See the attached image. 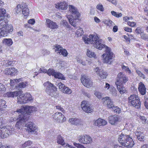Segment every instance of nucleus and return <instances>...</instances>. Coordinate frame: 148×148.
<instances>
[{
	"instance_id": "dca6fc26",
	"label": "nucleus",
	"mask_w": 148,
	"mask_h": 148,
	"mask_svg": "<svg viewBox=\"0 0 148 148\" xmlns=\"http://www.w3.org/2000/svg\"><path fill=\"white\" fill-rule=\"evenodd\" d=\"M46 25L47 27L51 29H57L58 26L57 23L49 18L46 19Z\"/></svg>"
},
{
	"instance_id": "603ef678",
	"label": "nucleus",
	"mask_w": 148,
	"mask_h": 148,
	"mask_svg": "<svg viewBox=\"0 0 148 148\" xmlns=\"http://www.w3.org/2000/svg\"><path fill=\"white\" fill-rule=\"evenodd\" d=\"M6 13V10L2 8H0V16H4Z\"/></svg>"
},
{
	"instance_id": "e2e57ef3",
	"label": "nucleus",
	"mask_w": 148,
	"mask_h": 148,
	"mask_svg": "<svg viewBox=\"0 0 148 148\" xmlns=\"http://www.w3.org/2000/svg\"><path fill=\"white\" fill-rule=\"evenodd\" d=\"M61 23L63 26H65L67 27H69V26L68 23L66 20H63L62 21Z\"/></svg>"
},
{
	"instance_id": "bb28decb",
	"label": "nucleus",
	"mask_w": 148,
	"mask_h": 148,
	"mask_svg": "<svg viewBox=\"0 0 148 148\" xmlns=\"http://www.w3.org/2000/svg\"><path fill=\"white\" fill-rule=\"evenodd\" d=\"M69 121L71 124L76 125H78L80 123L81 121L78 119L71 118L69 119Z\"/></svg>"
},
{
	"instance_id": "2f4dec72",
	"label": "nucleus",
	"mask_w": 148,
	"mask_h": 148,
	"mask_svg": "<svg viewBox=\"0 0 148 148\" xmlns=\"http://www.w3.org/2000/svg\"><path fill=\"white\" fill-rule=\"evenodd\" d=\"M6 102L4 100L0 99V110H3L6 108L7 106L6 105Z\"/></svg>"
},
{
	"instance_id": "e433bc0d",
	"label": "nucleus",
	"mask_w": 148,
	"mask_h": 148,
	"mask_svg": "<svg viewBox=\"0 0 148 148\" xmlns=\"http://www.w3.org/2000/svg\"><path fill=\"white\" fill-rule=\"evenodd\" d=\"M112 14L116 18H119L122 16V14L121 13L117 12L114 11H111Z\"/></svg>"
},
{
	"instance_id": "0eeeda50",
	"label": "nucleus",
	"mask_w": 148,
	"mask_h": 148,
	"mask_svg": "<svg viewBox=\"0 0 148 148\" xmlns=\"http://www.w3.org/2000/svg\"><path fill=\"white\" fill-rule=\"evenodd\" d=\"M23 92V91L21 90L19 91L8 92L5 94V96L8 97L14 98L18 96L17 103L20 104H24L25 103V102L24 101L25 100L24 98V95L22 94Z\"/></svg>"
},
{
	"instance_id": "b1692460",
	"label": "nucleus",
	"mask_w": 148,
	"mask_h": 148,
	"mask_svg": "<svg viewBox=\"0 0 148 148\" xmlns=\"http://www.w3.org/2000/svg\"><path fill=\"white\" fill-rule=\"evenodd\" d=\"M67 6L68 5L65 1L60 2L59 3H58V4L55 5V7L56 8L61 9V10H65L67 9L68 8Z\"/></svg>"
},
{
	"instance_id": "7c9ffc66",
	"label": "nucleus",
	"mask_w": 148,
	"mask_h": 148,
	"mask_svg": "<svg viewBox=\"0 0 148 148\" xmlns=\"http://www.w3.org/2000/svg\"><path fill=\"white\" fill-rule=\"evenodd\" d=\"M54 77L56 78L62 80H65L66 78L62 74L58 72H56L55 75H54Z\"/></svg>"
},
{
	"instance_id": "5701e85b",
	"label": "nucleus",
	"mask_w": 148,
	"mask_h": 148,
	"mask_svg": "<svg viewBox=\"0 0 148 148\" xmlns=\"http://www.w3.org/2000/svg\"><path fill=\"white\" fill-rule=\"evenodd\" d=\"M23 95L24 98L25 100L24 101L25 102V103L31 102L33 101V99L32 97L29 93L26 92Z\"/></svg>"
},
{
	"instance_id": "a211bd4d",
	"label": "nucleus",
	"mask_w": 148,
	"mask_h": 148,
	"mask_svg": "<svg viewBox=\"0 0 148 148\" xmlns=\"http://www.w3.org/2000/svg\"><path fill=\"white\" fill-rule=\"evenodd\" d=\"M81 80L82 84L86 87L89 88L92 85V83L89 78H86L82 76Z\"/></svg>"
},
{
	"instance_id": "338daca9",
	"label": "nucleus",
	"mask_w": 148,
	"mask_h": 148,
	"mask_svg": "<svg viewBox=\"0 0 148 148\" xmlns=\"http://www.w3.org/2000/svg\"><path fill=\"white\" fill-rule=\"evenodd\" d=\"M144 137L145 136L143 135V134L139 136V137H138L137 138L140 141H144Z\"/></svg>"
},
{
	"instance_id": "0e129e2a",
	"label": "nucleus",
	"mask_w": 148,
	"mask_h": 148,
	"mask_svg": "<svg viewBox=\"0 0 148 148\" xmlns=\"http://www.w3.org/2000/svg\"><path fill=\"white\" fill-rule=\"evenodd\" d=\"M6 32L5 31L4 32V31H2V30L0 29V37L1 36L4 37L7 36L8 34L6 33Z\"/></svg>"
},
{
	"instance_id": "39448f33",
	"label": "nucleus",
	"mask_w": 148,
	"mask_h": 148,
	"mask_svg": "<svg viewBox=\"0 0 148 148\" xmlns=\"http://www.w3.org/2000/svg\"><path fill=\"white\" fill-rule=\"evenodd\" d=\"M118 141L122 146L128 148L132 147L134 144L133 139L129 135H124L121 133L119 135Z\"/></svg>"
},
{
	"instance_id": "6e6552de",
	"label": "nucleus",
	"mask_w": 148,
	"mask_h": 148,
	"mask_svg": "<svg viewBox=\"0 0 148 148\" xmlns=\"http://www.w3.org/2000/svg\"><path fill=\"white\" fill-rule=\"evenodd\" d=\"M43 85L45 88V92L46 93L52 97L54 96L57 91V87L49 81L45 82Z\"/></svg>"
},
{
	"instance_id": "4c0bfd02",
	"label": "nucleus",
	"mask_w": 148,
	"mask_h": 148,
	"mask_svg": "<svg viewBox=\"0 0 148 148\" xmlns=\"http://www.w3.org/2000/svg\"><path fill=\"white\" fill-rule=\"evenodd\" d=\"M62 92L64 93L70 94L72 92L71 90L69 87H66L65 88L63 89Z\"/></svg>"
},
{
	"instance_id": "2eb2a0df",
	"label": "nucleus",
	"mask_w": 148,
	"mask_h": 148,
	"mask_svg": "<svg viewBox=\"0 0 148 148\" xmlns=\"http://www.w3.org/2000/svg\"><path fill=\"white\" fill-rule=\"evenodd\" d=\"M81 107L82 109L84 112L87 113H90L93 111V110L90 107L87 101H82L81 104Z\"/></svg>"
},
{
	"instance_id": "aec40b11",
	"label": "nucleus",
	"mask_w": 148,
	"mask_h": 148,
	"mask_svg": "<svg viewBox=\"0 0 148 148\" xmlns=\"http://www.w3.org/2000/svg\"><path fill=\"white\" fill-rule=\"evenodd\" d=\"M22 14L25 16H27L29 14V10L26 3L23 2L22 3Z\"/></svg>"
},
{
	"instance_id": "6e6d98bb",
	"label": "nucleus",
	"mask_w": 148,
	"mask_h": 148,
	"mask_svg": "<svg viewBox=\"0 0 148 148\" xmlns=\"http://www.w3.org/2000/svg\"><path fill=\"white\" fill-rule=\"evenodd\" d=\"M144 102L145 107L148 109V98L147 96H145Z\"/></svg>"
},
{
	"instance_id": "c03bdc74",
	"label": "nucleus",
	"mask_w": 148,
	"mask_h": 148,
	"mask_svg": "<svg viewBox=\"0 0 148 148\" xmlns=\"http://www.w3.org/2000/svg\"><path fill=\"white\" fill-rule=\"evenodd\" d=\"M15 61H9L7 60L5 62L6 63V65L8 66H12L14 64Z\"/></svg>"
},
{
	"instance_id": "49530a36",
	"label": "nucleus",
	"mask_w": 148,
	"mask_h": 148,
	"mask_svg": "<svg viewBox=\"0 0 148 148\" xmlns=\"http://www.w3.org/2000/svg\"><path fill=\"white\" fill-rule=\"evenodd\" d=\"M136 72L138 74V75L140 77L142 78L143 79L145 78V75L139 70H136Z\"/></svg>"
},
{
	"instance_id": "1a4fd4ad",
	"label": "nucleus",
	"mask_w": 148,
	"mask_h": 148,
	"mask_svg": "<svg viewBox=\"0 0 148 148\" xmlns=\"http://www.w3.org/2000/svg\"><path fill=\"white\" fill-rule=\"evenodd\" d=\"M128 103L132 106L135 108L139 109L140 107L141 102L138 95H132L128 98Z\"/></svg>"
},
{
	"instance_id": "ea45409f",
	"label": "nucleus",
	"mask_w": 148,
	"mask_h": 148,
	"mask_svg": "<svg viewBox=\"0 0 148 148\" xmlns=\"http://www.w3.org/2000/svg\"><path fill=\"white\" fill-rule=\"evenodd\" d=\"M5 86L1 83H0V93H3L5 91Z\"/></svg>"
},
{
	"instance_id": "69168bd1",
	"label": "nucleus",
	"mask_w": 148,
	"mask_h": 148,
	"mask_svg": "<svg viewBox=\"0 0 148 148\" xmlns=\"http://www.w3.org/2000/svg\"><path fill=\"white\" fill-rule=\"evenodd\" d=\"M125 31L127 32H132V29L131 28H129L128 27H125L124 28Z\"/></svg>"
},
{
	"instance_id": "f03ea898",
	"label": "nucleus",
	"mask_w": 148,
	"mask_h": 148,
	"mask_svg": "<svg viewBox=\"0 0 148 148\" xmlns=\"http://www.w3.org/2000/svg\"><path fill=\"white\" fill-rule=\"evenodd\" d=\"M36 111V108L34 106L28 105L21 106V108L17 109L16 111L20 114L17 118L18 121L15 125L16 127L20 129L23 123L29 119L31 114Z\"/></svg>"
},
{
	"instance_id": "72a5a7b5",
	"label": "nucleus",
	"mask_w": 148,
	"mask_h": 148,
	"mask_svg": "<svg viewBox=\"0 0 148 148\" xmlns=\"http://www.w3.org/2000/svg\"><path fill=\"white\" fill-rule=\"evenodd\" d=\"M32 143H33L32 141L30 140H28L26 141L23 144H22L21 147L23 148H25L27 147L31 146Z\"/></svg>"
},
{
	"instance_id": "4be33fe9",
	"label": "nucleus",
	"mask_w": 148,
	"mask_h": 148,
	"mask_svg": "<svg viewBox=\"0 0 148 148\" xmlns=\"http://www.w3.org/2000/svg\"><path fill=\"white\" fill-rule=\"evenodd\" d=\"M138 89L141 95H144L146 94V88L144 84L142 82H140L139 84Z\"/></svg>"
},
{
	"instance_id": "f257e3e1",
	"label": "nucleus",
	"mask_w": 148,
	"mask_h": 148,
	"mask_svg": "<svg viewBox=\"0 0 148 148\" xmlns=\"http://www.w3.org/2000/svg\"><path fill=\"white\" fill-rule=\"evenodd\" d=\"M84 40L85 43L92 44L95 47L99 50L105 47V53L102 55L103 58L105 62L111 64L115 56L111 52L110 47L102 44V40L100 39L98 36L90 35L89 36V38H85Z\"/></svg>"
},
{
	"instance_id": "ddd939ff",
	"label": "nucleus",
	"mask_w": 148,
	"mask_h": 148,
	"mask_svg": "<svg viewBox=\"0 0 148 148\" xmlns=\"http://www.w3.org/2000/svg\"><path fill=\"white\" fill-rule=\"evenodd\" d=\"M78 139L80 143L84 144L90 143L92 141V139L90 136L86 134L79 136H78Z\"/></svg>"
},
{
	"instance_id": "6ab92c4d",
	"label": "nucleus",
	"mask_w": 148,
	"mask_h": 148,
	"mask_svg": "<svg viewBox=\"0 0 148 148\" xmlns=\"http://www.w3.org/2000/svg\"><path fill=\"white\" fill-rule=\"evenodd\" d=\"M119 121V116L116 115H112L108 118L109 122L112 125L115 124Z\"/></svg>"
},
{
	"instance_id": "4468645a",
	"label": "nucleus",
	"mask_w": 148,
	"mask_h": 148,
	"mask_svg": "<svg viewBox=\"0 0 148 148\" xmlns=\"http://www.w3.org/2000/svg\"><path fill=\"white\" fill-rule=\"evenodd\" d=\"M4 73L7 75H10L11 76L17 75L18 71L14 67L8 68L5 69L3 71Z\"/></svg>"
},
{
	"instance_id": "58836bf2",
	"label": "nucleus",
	"mask_w": 148,
	"mask_h": 148,
	"mask_svg": "<svg viewBox=\"0 0 148 148\" xmlns=\"http://www.w3.org/2000/svg\"><path fill=\"white\" fill-rule=\"evenodd\" d=\"M54 47L53 48V49H54L56 52L60 51V50L62 48V47L60 45L57 44L55 45Z\"/></svg>"
},
{
	"instance_id": "f3484780",
	"label": "nucleus",
	"mask_w": 148,
	"mask_h": 148,
	"mask_svg": "<svg viewBox=\"0 0 148 148\" xmlns=\"http://www.w3.org/2000/svg\"><path fill=\"white\" fill-rule=\"evenodd\" d=\"M94 70L101 79L106 78L108 74L107 73L103 70L100 69L99 67H97L94 69Z\"/></svg>"
},
{
	"instance_id": "052dcab7",
	"label": "nucleus",
	"mask_w": 148,
	"mask_h": 148,
	"mask_svg": "<svg viewBox=\"0 0 148 148\" xmlns=\"http://www.w3.org/2000/svg\"><path fill=\"white\" fill-rule=\"evenodd\" d=\"M56 107L57 109L61 111L63 113H64L65 112V111L64 110V109L61 107L59 105L56 106Z\"/></svg>"
},
{
	"instance_id": "c85d7f7f",
	"label": "nucleus",
	"mask_w": 148,
	"mask_h": 148,
	"mask_svg": "<svg viewBox=\"0 0 148 148\" xmlns=\"http://www.w3.org/2000/svg\"><path fill=\"white\" fill-rule=\"evenodd\" d=\"M57 143L58 144L61 145L62 146L65 145V143L64 141L63 137L60 135L58 136L57 138Z\"/></svg>"
},
{
	"instance_id": "09e8293b",
	"label": "nucleus",
	"mask_w": 148,
	"mask_h": 148,
	"mask_svg": "<svg viewBox=\"0 0 148 148\" xmlns=\"http://www.w3.org/2000/svg\"><path fill=\"white\" fill-rule=\"evenodd\" d=\"M135 32L136 33L140 34V35L144 32L143 30L140 27H137L135 30Z\"/></svg>"
},
{
	"instance_id": "5fc2aeb1",
	"label": "nucleus",
	"mask_w": 148,
	"mask_h": 148,
	"mask_svg": "<svg viewBox=\"0 0 148 148\" xmlns=\"http://www.w3.org/2000/svg\"><path fill=\"white\" fill-rule=\"evenodd\" d=\"M73 145L77 148H86L82 145L79 143H77L75 142L73 143Z\"/></svg>"
},
{
	"instance_id": "7ed1b4c3",
	"label": "nucleus",
	"mask_w": 148,
	"mask_h": 148,
	"mask_svg": "<svg viewBox=\"0 0 148 148\" xmlns=\"http://www.w3.org/2000/svg\"><path fill=\"white\" fill-rule=\"evenodd\" d=\"M128 80V77L122 72H120L117 75L115 84L118 90L121 94L126 92V90L123 85L127 82Z\"/></svg>"
},
{
	"instance_id": "3c124183",
	"label": "nucleus",
	"mask_w": 148,
	"mask_h": 148,
	"mask_svg": "<svg viewBox=\"0 0 148 148\" xmlns=\"http://www.w3.org/2000/svg\"><path fill=\"white\" fill-rule=\"evenodd\" d=\"M104 23L106 24L107 25L109 26H111L114 23L113 22H112L111 20H109L108 21L105 20Z\"/></svg>"
},
{
	"instance_id": "423d86ee",
	"label": "nucleus",
	"mask_w": 148,
	"mask_h": 148,
	"mask_svg": "<svg viewBox=\"0 0 148 148\" xmlns=\"http://www.w3.org/2000/svg\"><path fill=\"white\" fill-rule=\"evenodd\" d=\"M8 21L4 16H0V29L2 31L6 32L8 34L11 33L13 31V27L11 25L8 24Z\"/></svg>"
},
{
	"instance_id": "13d9d810",
	"label": "nucleus",
	"mask_w": 148,
	"mask_h": 148,
	"mask_svg": "<svg viewBox=\"0 0 148 148\" xmlns=\"http://www.w3.org/2000/svg\"><path fill=\"white\" fill-rule=\"evenodd\" d=\"M127 25L132 27H133L135 26L136 23L134 22L128 21L127 23Z\"/></svg>"
},
{
	"instance_id": "864d4df0",
	"label": "nucleus",
	"mask_w": 148,
	"mask_h": 148,
	"mask_svg": "<svg viewBox=\"0 0 148 148\" xmlns=\"http://www.w3.org/2000/svg\"><path fill=\"white\" fill-rule=\"evenodd\" d=\"M58 85L59 89L62 91L65 88V87H66L64 84L61 82H60L58 84Z\"/></svg>"
},
{
	"instance_id": "c9c22d12",
	"label": "nucleus",
	"mask_w": 148,
	"mask_h": 148,
	"mask_svg": "<svg viewBox=\"0 0 148 148\" xmlns=\"http://www.w3.org/2000/svg\"><path fill=\"white\" fill-rule=\"evenodd\" d=\"M56 72L53 69H51L49 68L47 70V74L49 76H52L54 77V75H55Z\"/></svg>"
},
{
	"instance_id": "4d7b16f0",
	"label": "nucleus",
	"mask_w": 148,
	"mask_h": 148,
	"mask_svg": "<svg viewBox=\"0 0 148 148\" xmlns=\"http://www.w3.org/2000/svg\"><path fill=\"white\" fill-rule=\"evenodd\" d=\"M95 95L99 99L101 98L102 95L101 93L98 91H96L94 93Z\"/></svg>"
},
{
	"instance_id": "a19ab883",
	"label": "nucleus",
	"mask_w": 148,
	"mask_h": 148,
	"mask_svg": "<svg viewBox=\"0 0 148 148\" xmlns=\"http://www.w3.org/2000/svg\"><path fill=\"white\" fill-rule=\"evenodd\" d=\"M115 112L118 114H119L121 112V109L118 106H114L112 108Z\"/></svg>"
},
{
	"instance_id": "9d476101",
	"label": "nucleus",
	"mask_w": 148,
	"mask_h": 148,
	"mask_svg": "<svg viewBox=\"0 0 148 148\" xmlns=\"http://www.w3.org/2000/svg\"><path fill=\"white\" fill-rule=\"evenodd\" d=\"M10 127H7L5 126L0 128V138H4L8 137L11 134L12 131L10 129Z\"/></svg>"
},
{
	"instance_id": "8fccbe9b",
	"label": "nucleus",
	"mask_w": 148,
	"mask_h": 148,
	"mask_svg": "<svg viewBox=\"0 0 148 148\" xmlns=\"http://www.w3.org/2000/svg\"><path fill=\"white\" fill-rule=\"evenodd\" d=\"M141 38L143 39L146 40L148 39V36L147 34L145 33L144 32L140 35Z\"/></svg>"
},
{
	"instance_id": "774afa93",
	"label": "nucleus",
	"mask_w": 148,
	"mask_h": 148,
	"mask_svg": "<svg viewBox=\"0 0 148 148\" xmlns=\"http://www.w3.org/2000/svg\"><path fill=\"white\" fill-rule=\"evenodd\" d=\"M28 23L29 24L33 25L35 23V20L34 19H31L28 21Z\"/></svg>"
},
{
	"instance_id": "20e7f679",
	"label": "nucleus",
	"mask_w": 148,
	"mask_h": 148,
	"mask_svg": "<svg viewBox=\"0 0 148 148\" xmlns=\"http://www.w3.org/2000/svg\"><path fill=\"white\" fill-rule=\"evenodd\" d=\"M69 11L72 14V16L68 15L67 17L68 18L70 23L76 28L77 25L76 21L79 20L80 14L78 12L77 9L72 5H69Z\"/></svg>"
},
{
	"instance_id": "c756f323",
	"label": "nucleus",
	"mask_w": 148,
	"mask_h": 148,
	"mask_svg": "<svg viewBox=\"0 0 148 148\" xmlns=\"http://www.w3.org/2000/svg\"><path fill=\"white\" fill-rule=\"evenodd\" d=\"M86 55L89 58H93L95 59L97 58L96 55L95 53L88 49H87Z\"/></svg>"
},
{
	"instance_id": "f8f14e48",
	"label": "nucleus",
	"mask_w": 148,
	"mask_h": 148,
	"mask_svg": "<svg viewBox=\"0 0 148 148\" xmlns=\"http://www.w3.org/2000/svg\"><path fill=\"white\" fill-rule=\"evenodd\" d=\"M25 129L28 133H34L36 132L37 130V127L35 124L32 122H28L25 125Z\"/></svg>"
},
{
	"instance_id": "bf43d9fd",
	"label": "nucleus",
	"mask_w": 148,
	"mask_h": 148,
	"mask_svg": "<svg viewBox=\"0 0 148 148\" xmlns=\"http://www.w3.org/2000/svg\"><path fill=\"white\" fill-rule=\"evenodd\" d=\"M140 119L141 121L143 124H145L146 123L147 119L144 116H140Z\"/></svg>"
},
{
	"instance_id": "de8ad7c7",
	"label": "nucleus",
	"mask_w": 148,
	"mask_h": 148,
	"mask_svg": "<svg viewBox=\"0 0 148 148\" xmlns=\"http://www.w3.org/2000/svg\"><path fill=\"white\" fill-rule=\"evenodd\" d=\"M96 8L101 12H103L104 11V8L103 5L101 4H98L96 6Z\"/></svg>"
},
{
	"instance_id": "79ce46f5",
	"label": "nucleus",
	"mask_w": 148,
	"mask_h": 148,
	"mask_svg": "<svg viewBox=\"0 0 148 148\" xmlns=\"http://www.w3.org/2000/svg\"><path fill=\"white\" fill-rule=\"evenodd\" d=\"M122 69L123 70H124L126 72L128 73L129 74H130L131 73V70L127 66H125L123 65L122 67Z\"/></svg>"
},
{
	"instance_id": "a18cd8bd",
	"label": "nucleus",
	"mask_w": 148,
	"mask_h": 148,
	"mask_svg": "<svg viewBox=\"0 0 148 148\" xmlns=\"http://www.w3.org/2000/svg\"><path fill=\"white\" fill-rule=\"evenodd\" d=\"M10 85L12 87L14 86H16V84L18 83L15 80V79H10Z\"/></svg>"
},
{
	"instance_id": "473e14b6",
	"label": "nucleus",
	"mask_w": 148,
	"mask_h": 148,
	"mask_svg": "<svg viewBox=\"0 0 148 148\" xmlns=\"http://www.w3.org/2000/svg\"><path fill=\"white\" fill-rule=\"evenodd\" d=\"M58 54L62 55L64 57H66L68 54V53L65 49L62 48L60 51H58L57 52Z\"/></svg>"
},
{
	"instance_id": "680f3d73",
	"label": "nucleus",
	"mask_w": 148,
	"mask_h": 148,
	"mask_svg": "<svg viewBox=\"0 0 148 148\" xmlns=\"http://www.w3.org/2000/svg\"><path fill=\"white\" fill-rule=\"evenodd\" d=\"M39 73H47V70L44 69V68H40L39 70Z\"/></svg>"
},
{
	"instance_id": "cd10ccee",
	"label": "nucleus",
	"mask_w": 148,
	"mask_h": 148,
	"mask_svg": "<svg viewBox=\"0 0 148 148\" xmlns=\"http://www.w3.org/2000/svg\"><path fill=\"white\" fill-rule=\"evenodd\" d=\"M28 83L27 81L19 83L17 86H16L15 88L16 89H21L24 88L27 85Z\"/></svg>"
},
{
	"instance_id": "9b49d317",
	"label": "nucleus",
	"mask_w": 148,
	"mask_h": 148,
	"mask_svg": "<svg viewBox=\"0 0 148 148\" xmlns=\"http://www.w3.org/2000/svg\"><path fill=\"white\" fill-rule=\"evenodd\" d=\"M53 119L56 121L60 123H63L66 120V118L61 113L57 112L53 115Z\"/></svg>"
},
{
	"instance_id": "a878e982",
	"label": "nucleus",
	"mask_w": 148,
	"mask_h": 148,
	"mask_svg": "<svg viewBox=\"0 0 148 148\" xmlns=\"http://www.w3.org/2000/svg\"><path fill=\"white\" fill-rule=\"evenodd\" d=\"M3 44L6 46L10 47L13 43V41L11 38H4L2 40Z\"/></svg>"
},
{
	"instance_id": "412c9836",
	"label": "nucleus",
	"mask_w": 148,
	"mask_h": 148,
	"mask_svg": "<svg viewBox=\"0 0 148 148\" xmlns=\"http://www.w3.org/2000/svg\"><path fill=\"white\" fill-rule=\"evenodd\" d=\"M103 103H107L108 107L109 108H113L114 106L112 102L110 99L109 97H107L103 98L102 99Z\"/></svg>"
},
{
	"instance_id": "393cba45",
	"label": "nucleus",
	"mask_w": 148,
	"mask_h": 148,
	"mask_svg": "<svg viewBox=\"0 0 148 148\" xmlns=\"http://www.w3.org/2000/svg\"><path fill=\"white\" fill-rule=\"evenodd\" d=\"M95 124L98 126H102L106 125L107 122L104 119L99 118L95 121Z\"/></svg>"
},
{
	"instance_id": "f704fd0d",
	"label": "nucleus",
	"mask_w": 148,
	"mask_h": 148,
	"mask_svg": "<svg viewBox=\"0 0 148 148\" xmlns=\"http://www.w3.org/2000/svg\"><path fill=\"white\" fill-rule=\"evenodd\" d=\"M15 10L16 14H18L20 13L22 11V4L21 5L20 4L17 5Z\"/></svg>"
},
{
	"instance_id": "37998d69",
	"label": "nucleus",
	"mask_w": 148,
	"mask_h": 148,
	"mask_svg": "<svg viewBox=\"0 0 148 148\" xmlns=\"http://www.w3.org/2000/svg\"><path fill=\"white\" fill-rule=\"evenodd\" d=\"M83 33L82 29L79 28L77 30L76 32V34L77 36H82Z\"/></svg>"
}]
</instances>
